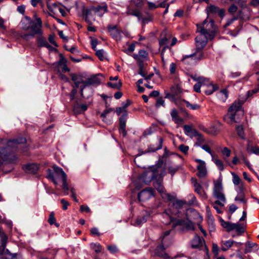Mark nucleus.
<instances>
[{
  "mask_svg": "<svg viewBox=\"0 0 259 259\" xmlns=\"http://www.w3.org/2000/svg\"><path fill=\"white\" fill-rule=\"evenodd\" d=\"M197 26V31L199 34L195 38L196 51L190 55L184 56L182 61L184 63H187L189 59L195 61L203 59L202 50L206 45L208 39H213L215 34L217 30L213 20H210L209 22L205 20L201 24Z\"/></svg>",
  "mask_w": 259,
  "mask_h": 259,
  "instance_id": "obj_1",
  "label": "nucleus"
},
{
  "mask_svg": "<svg viewBox=\"0 0 259 259\" xmlns=\"http://www.w3.org/2000/svg\"><path fill=\"white\" fill-rule=\"evenodd\" d=\"M26 142V139L23 138L9 141L7 143V147L0 149V157L10 163H16L18 158L10 151L14 149L21 148V145L25 144Z\"/></svg>",
  "mask_w": 259,
  "mask_h": 259,
  "instance_id": "obj_2",
  "label": "nucleus"
},
{
  "mask_svg": "<svg viewBox=\"0 0 259 259\" xmlns=\"http://www.w3.org/2000/svg\"><path fill=\"white\" fill-rule=\"evenodd\" d=\"M158 170L157 168L153 169L152 170H149L145 173V177H150V181L151 180H155L153 183V186L155 189L160 193L162 197L164 199H166L169 201H171L174 199V197L170 194L165 192V189L162 185V176L160 174L158 177Z\"/></svg>",
  "mask_w": 259,
  "mask_h": 259,
  "instance_id": "obj_3",
  "label": "nucleus"
},
{
  "mask_svg": "<svg viewBox=\"0 0 259 259\" xmlns=\"http://www.w3.org/2000/svg\"><path fill=\"white\" fill-rule=\"evenodd\" d=\"M242 104V101H235L229 107L227 114L224 116V121L229 124L237 122L238 116L243 114Z\"/></svg>",
  "mask_w": 259,
  "mask_h": 259,
  "instance_id": "obj_4",
  "label": "nucleus"
},
{
  "mask_svg": "<svg viewBox=\"0 0 259 259\" xmlns=\"http://www.w3.org/2000/svg\"><path fill=\"white\" fill-rule=\"evenodd\" d=\"M213 184L212 195L214 198L217 199L214 203L223 207L226 202V199L223 192L222 182L220 180H217L214 181Z\"/></svg>",
  "mask_w": 259,
  "mask_h": 259,
  "instance_id": "obj_5",
  "label": "nucleus"
},
{
  "mask_svg": "<svg viewBox=\"0 0 259 259\" xmlns=\"http://www.w3.org/2000/svg\"><path fill=\"white\" fill-rule=\"evenodd\" d=\"M53 168L54 171L50 169L47 170V178L51 180L55 185H57L59 184L60 180H62V181L65 180L67 178V176L62 168L57 165H54Z\"/></svg>",
  "mask_w": 259,
  "mask_h": 259,
  "instance_id": "obj_6",
  "label": "nucleus"
},
{
  "mask_svg": "<svg viewBox=\"0 0 259 259\" xmlns=\"http://www.w3.org/2000/svg\"><path fill=\"white\" fill-rule=\"evenodd\" d=\"M70 76L71 80L74 82L75 88H78L80 87L81 96L83 98H85L83 96V90L87 85L92 84L90 79L87 81L84 80L82 75L76 73L71 74Z\"/></svg>",
  "mask_w": 259,
  "mask_h": 259,
  "instance_id": "obj_7",
  "label": "nucleus"
},
{
  "mask_svg": "<svg viewBox=\"0 0 259 259\" xmlns=\"http://www.w3.org/2000/svg\"><path fill=\"white\" fill-rule=\"evenodd\" d=\"M81 10L82 16L85 22L89 24H92L96 19V14L93 6L88 7L83 6Z\"/></svg>",
  "mask_w": 259,
  "mask_h": 259,
  "instance_id": "obj_8",
  "label": "nucleus"
},
{
  "mask_svg": "<svg viewBox=\"0 0 259 259\" xmlns=\"http://www.w3.org/2000/svg\"><path fill=\"white\" fill-rule=\"evenodd\" d=\"M195 162L197 163L196 168L198 171L197 175L200 178H205L207 175L206 163L204 160L196 158Z\"/></svg>",
  "mask_w": 259,
  "mask_h": 259,
  "instance_id": "obj_9",
  "label": "nucleus"
},
{
  "mask_svg": "<svg viewBox=\"0 0 259 259\" xmlns=\"http://www.w3.org/2000/svg\"><path fill=\"white\" fill-rule=\"evenodd\" d=\"M171 208L165 210L162 214L163 218L162 222L165 225H169L171 223H174V225H175V223L177 222L178 220H175L172 217V214H176L177 212L172 211Z\"/></svg>",
  "mask_w": 259,
  "mask_h": 259,
  "instance_id": "obj_10",
  "label": "nucleus"
},
{
  "mask_svg": "<svg viewBox=\"0 0 259 259\" xmlns=\"http://www.w3.org/2000/svg\"><path fill=\"white\" fill-rule=\"evenodd\" d=\"M191 183L194 187V191L199 196L203 199L207 198V195L203 190L202 184L200 182H198L197 180L194 178H191Z\"/></svg>",
  "mask_w": 259,
  "mask_h": 259,
  "instance_id": "obj_11",
  "label": "nucleus"
},
{
  "mask_svg": "<svg viewBox=\"0 0 259 259\" xmlns=\"http://www.w3.org/2000/svg\"><path fill=\"white\" fill-rule=\"evenodd\" d=\"M154 196V190L151 188H147L138 194V199L139 201L144 202Z\"/></svg>",
  "mask_w": 259,
  "mask_h": 259,
  "instance_id": "obj_12",
  "label": "nucleus"
},
{
  "mask_svg": "<svg viewBox=\"0 0 259 259\" xmlns=\"http://www.w3.org/2000/svg\"><path fill=\"white\" fill-rule=\"evenodd\" d=\"M192 78L198 82L194 85V90L197 93L200 92V88L205 87V85L209 84V79L203 77H192Z\"/></svg>",
  "mask_w": 259,
  "mask_h": 259,
  "instance_id": "obj_13",
  "label": "nucleus"
},
{
  "mask_svg": "<svg viewBox=\"0 0 259 259\" xmlns=\"http://www.w3.org/2000/svg\"><path fill=\"white\" fill-rule=\"evenodd\" d=\"M30 23L32 24L30 27V29L31 32L35 34L41 35L42 33V22L40 18L37 19V23H34L33 22H31Z\"/></svg>",
  "mask_w": 259,
  "mask_h": 259,
  "instance_id": "obj_14",
  "label": "nucleus"
},
{
  "mask_svg": "<svg viewBox=\"0 0 259 259\" xmlns=\"http://www.w3.org/2000/svg\"><path fill=\"white\" fill-rule=\"evenodd\" d=\"M108 30L110 33V35L115 39L116 41L120 40L121 39V32L117 27V26H109Z\"/></svg>",
  "mask_w": 259,
  "mask_h": 259,
  "instance_id": "obj_15",
  "label": "nucleus"
},
{
  "mask_svg": "<svg viewBox=\"0 0 259 259\" xmlns=\"http://www.w3.org/2000/svg\"><path fill=\"white\" fill-rule=\"evenodd\" d=\"M150 217V214L146 211H142L141 214L139 215L135 220L133 224L135 226H141L145 223Z\"/></svg>",
  "mask_w": 259,
  "mask_h": 259,
  "instance_id": "obj_16",
  "label": "nucleus"
},
{
  "mask_svg": "<svg viewBox=\"0 0 259 259\" xmlns=\"http://www.w3.org/2000/svg\"><path fill=\"white\" fill-rule=\"evenodd\" d=\"M96 16L102 17L105 13L107 12L108 7L106 4H103L101 5L96 6H93Z\"/></svg>",
  "mask_w": 259,
  "mask_h": 259,
  "instance_id": "obj_17",
  "label": "nucleus"
},
{
  "mask_svg": "<svg viewBox=\"0 0 259 259\" xmlns=\"http://www.w3.org/2000/svg\"><path fill=\"white\" fill-rule=\"evenodd\" d=\"M169 244L165 243V244H163L161 243V245L158 246L155 249V254L161 257L167 258L168 257V255L165 252L164 250L166 247L169 246Z\"/></svg>",
  "mask_w": 259,
  "mask_h": 259,
  "instance_id": "obj_18",
  "label": "nucleus"
},
{
  "mask_svg": "<svg viewBox=\"0 0 259 259\" xmlns=\"http://www.w3.org/2000/svg\"><path fill=\"white\" fill-rule=\"evenodd\" d=\"M183 128L185 134L191 138L198 135L199 132L196 129L194 128L192 125H184Z\"/></svg>",
  "mask_w": 259,
  "mask_h": 259,
  "instance_id": "obj_19",
  "label": "nucleus"
},
{
  "mask_svg": "<svg viewBox=\"0 0 259 259\" xmlns=\"http://www.w3.org/2000/svg\"><path fill=\"white\" fill-rule=\"evenodd\" d=\"M23 168L27 173L35 174L37 173L39 166L35 163H29L24 165Z\"/></svg>",
  "mask_w": 259,
  "mask_h": 259,
  "instance_id": "obj_20",
  "label": "nucleus"
},
{
  "mask_svg": "<svg viewBox=\"0 0 259 259\" xmlns=\"http://www.w3.org/2000/svg\"><path fill=\"white\" fill-rule=\"evenodd\" d=\"M133 57L136 60L140 62H143L148 58V53L145 50H141L139 51L138 54H134Z\"/></svg>",
  "mask_w": 259,
  "mask_h": 259,
  "instance_id": "obj_21",
  "label": "nucleus"
},
{
  "mask_svg": "<svg viewBox=\"0 0 259 259\" xmlns=\"http://www.w3.org/2000/svg\"><path fill=\"white\" fill-rule=\"evenodd\" d=\"M203 241L201 240L199 236L195 235L191 241V246L193 248L200 249L203 246Z\"/></svg>",
  "mask_w": 259,
  "mask_h": 259,
  "instance_id": "obj_22",
  "label": "nucleus"
},
{
  "mask_svg": "<svg viewBox=\"0 0 259 259\" xmlns=\"http://www.w3.org/2000/svg\"><path fill=\"white\" fill-rule=\"evenodd\" d=\"M175 225H184L188 230H194V226L193 223L191 221H184L182 220H178L175 223Z\"/></svg>",
  "mask_w": 259,
  "mask_h": 259,
  "instance_id": "obj_23",
  "label": "nucleus"
},
{
  "mask_svg": "<svg viewBox=\"0 0 259 259\" xmlns=\"http://www.w3.org/2000/svg\"><path fill=\"white\" fill-rule=\"evenodd\" d=\"M88 109L86 104H76L73 106V110L75 114H80Z\"/></svg>",
  "mask_w": 259,
  "mask_h": 259,
  "instance_id": "obj_24",
  "label": "nucleus"
},
{
  "mask_svg": "<svg viewBox=\"0 0 259 259\" xmlns=\"http://www.w3.org/2000/svg\"><path fill=\"white\" fill-rule=\"evenodd\" d=\"M234 242L235 241L231 239L222 241L221 250L223 251L228 250L234 245Z\"/></svg>",
  "mask_w": 259,
  "mask_h": 259,
  "instance_id": "obj_25",
  "label": "nucleus"
},
{
  "mask_svg": "<svg viewBox=\"0 0 259 259\" xmlns=\"http://www.w3.org/2000/svg\"><path fill=\"white\" fill-rule=\"evenodd\" d=\"M222 153L224 160L229 165H231V162L229 160V157L231 155V151L228 148L224 147L222 150Z\"/></svg>",
  "mask_w": 259,
  "mask_h": 259,
  "instance_id": "obj_26",
  "label": "nucleus"
},
{
  "mask_svg": "<svg viewBox=\"0 0 259 259\" xmlns=\"http://www.w3.org/2000/svg\"><path fill=\"white\" fill-rule=\"evenodd\" d=\"M58 67L63 72H68L70 70L67 66L66 59L63 58H62L58 62Z\"/></svg>",
  "mask_w": 259,
  "mask_h": 259,
  "instance_id": "obj_27",
  "label": "nucleus"
},
{
  "mask_svg": "<svg viewBox=\"0 0 259 259\" xmlns=\"http://www.w3.org/2000/svg\"><path fill=\"white\" fill-rule=\"evenodd\" d=\"M218 98L222 102H225L228 97V92L227 89H223L217 94Z\"/></svg>",
  "mask_w": 259,
  "mask_h": 259,
  "instance_id": "obj_28",
  "label": "nucleus"
},
{
  "mask_svg": "<svg viewBox=\"0 0 259 259\" xmlns=\"http://www.w3.org/2000/svg\"><path fill=\"white\" fill-rule=\"evenodd\" d=\"M159 45L161 47L163 46V48L162 49L161 51V54L162 55H163V54L164 53L165 50L168 48L169 46V39L168 38L164 37V38H162L159 40Z\"/></svg>",
  "mask_w": 259,
  "mask_h": 259,
  "instance_id": "obj_29",
  "label": "nucleus"
},
{
  "mask_svg": "<svg viewBox=\"0 0 259 259\" xmlns=\"http://www.w3.org/2000/svg\"><path fill=\"white\" fill-rule=\"evenodd\" d=\"M254 247L257 248V245L255 243L252 242L251 241H247L245 243V248L244 252L247 253L252 251V248ZM257 249V248H256Z\"/></svg>",
  "mask_w": 259,
  "mask_h": 259,
  "instance_id": "obj_30",
  "label": "nucleus"
},
{
  "mask_svg": "<svg viewBox=\"0 0 259 259\" xmlns=\"http://www.w3.org/2000/svg\"><path fill=\"white\" fill-rule=\"evenodd\" d=\"M205 87H208V89L205 90L204 92L207 95H211L212 94L215 90L218 89V88L216 85L212 84L210 81L209 80V84L208 85H205Z\"/></svg>",
  "mask_w": 259,
  "mask_h": 259,
  "instance_id": "obj_31",
  "label": "nucleus"
},
{
  "mask_svg": "<svg viewBox=\"0 0 259 259\" xmlns=\"http://www.w3.org/2000/svg\"><path fill=\"white\" fill-rule=\"evenodd\" d=\"M107 84L111 88L119 89L121 88L122 83L120 80H118V81H110L107 83Z\"/></svg>",
  "mask_w": 259,
  "mask_h": 259,
  "instance_id": "obj_32",
  "label": "nucleus"
},
{
  "mask_svg": "<svg viewBox=\"0 0 259 259\" xmlns=\"http://www.w3.org/2000/svg\"><path fill=\"white\" fill-rule=\"evenodd\" d=\"M233 224L229 222H225L223 220L221 221V225L222 227L227 229L228 232L232 231Z\"/></svg>",
  "mask_w": 259,
  "mask_h": 259,
  "instance_id": "obj_33",
  "label": "nucleus"
},
{
  "mask_svg": "<svg viewBox=\"0 0 259 259\" xmlns=\"http://www.w3.org/2000/svg\"><path fill=\"white\" fill-rule=\"evenodd\" d=\"M37 43L38 47H46L48 45L45 38L40 36L37 37Z\"/></svg>",
  "mask_w": 259,
  "mask_h": 259,
  "instance_id": "obj_34",
  "label": "nucleus"
},
{
  "mask_svg": "<svg viewBox=\"0 0 259 259\" xmlns=\"http://www.w3.org/2000/svg\"><path fill=\"white\" fill-rule=\"evenodd\" d=\"M212 158L213 162L217 166L219 169L221 171L223 170L224 169V166L223 162L218 158H214V157Z\"/></svg>",
  "mask_w": 259,
  "mask_h": 259,
  "instance_id": "obj_35",
  "label": "nucleus"
},
{
  "mask_svg": "<svg viewBox=\"0 0 259 259\" xmlns=\"http://www.w3.org/2000/svg\"><path fill=\"white\" fill-rule=\"evenodd\" d=\"M235 230L237 232L241 233L244 232V228L239 223H233L232 230Z\"/></svg>",
  "mask_w": 259,
  "mask_h": 259,
  "instance_id": "obj_36",
  "label": "nucleus"
},
{
  "mask_svg": "<svg viewBox=\"0 0 259 259\" xmlns=\"http://www.w3.org/2000/svg\"><path fill=\"white\" fill-rule=\"evenodd\" d=\"M185 203V202L183 201L177 200L173 203L171 207H172L173 209L176 208V209L178 210L181 208Z\"/></svg>",
  "mask_w": 259,
  "mask_h": 259,
  "instance_id": "obj_37",
  "label": "nucleus"
},
{
  "mask_svg": "<svg viewBox=\"0 0 259 259\" xmlns=\"http://www.w3.org/2000/svg\"><path fill=\"white\" fill-rule=\"evenodd\" d=\"M91 247L97 253L100 252L102 251V247L99 243H91Z\"/></svg>",
  "mask_w": 259,
  "mask_h": 259,
  "instance_id": "obj_38",
  "label": "nucleus"
},
{
  "mask_svg": "<svg viewBox=\"0 0 259 259\" xmlns=\"http://www.w3.org/2000/svg\"><path fill=\"white\" fill-rule=\"evenodd\" d=\"M56 218H55V214L53 212L50 213L49 218L48 219V222L50 225L55 224L57 227H59V225L57 223H56Z\"/></svg>",
  "mask_w": 259,
  "mask_h": 259,
  "instance_id": "obj_39",
  "label": "nucleus"
},
{
  "mask_svg": "<svg viewBox=\"0 0 259 259\" xmlns=\"http://www.w3.org/2000/svg\"><path fill=\"white\" fill-rule=\"evenodd\" d=\"M236 130L238 136L241 139H245V135L244 133L243 128L242 126H237Z\"/></svg>",
  "mask_w": 259,
  "mask_h": 259,
  "instance_id": "obj_40",
  "label": "nucleus"
},
{
  "mask_svg": "<svg viewBox=\"0 0 259 259\" xmlns=\"http://www.w3.org/2000/svg\"><path fill=\"white\" fill-rule=\"evenodd\" d=\"M126 13L128 15H131L137 17L138 19H140V18L141 13L139 11L137 10H132L130 9H128Z\"/></svg>",
  "mask_w": 259,
  "mask_h": 259,
  "instance_id": "obj_41",
  "label": "nucleus"
},
{
  "mask_svg": "<svg viewBox=\"0 0 259 259\" xmlns=\"http://www.w3.org/2000/svg\"><path fill=\"white\" fill-rule=\"evenodd\" d=\"M62 188L64 190V194L67 195L68 194V190L70 189L67 183V178L62 181Z\"/></svg>",
  "mask_w": 259,
  "mask_h": 259,
  "instance_id": "obj_42",
  "label": "nucleus"
},
{
  "mask_svg": "<svg viewBox=\"0 0 259 259\" xmlns=\"http://www.w3.org/2000/svg\"><path fill=\"white\" fill-rule=\"evenodd\" d=\"M233 176V183L235 185H239L241 182V180L239 177L235 172H232Z\"/></svg>",
  "mask_w": 259,
  "mask_h": 259,
  "instance_id": "obj_43",
  "label": "nucleus"
},
{
  "mask_svg": "<svg viewBox=\"0 0 259 259\" xmlns=\"http://www.w3.org/2000/svg\"><path fill=\"white\" fill-rule=\"evenodd\" d=\"M185 104L187 108L192 110H197L200 108V106L198 104H191L188 101L184 100L183 101Z\"/></svg>",
  "mask_w": 259,
  "mask_h": 259,
  "instance_id": "obj_44",
  "label": "nucleus"
},
{
  "mask_svg": "<svg viewBox=\"0 0 259 259\" xmlns=\"http://www.w3.org/2000/svg\"><path fill=\"white\" fill-rule=\"evenodd\" d=\"M34 35L32 32L22 33L20 37L24 40L28 41L34 37Z\"/></svg>",
  "mask_w": 259,
  "mask_h": 259,
  "instance_id": "obj_45",
  "label": "nucleus"
},
{
  "mask_svg": "<svg viewBox=\"0 0 259 259\" xmlns=\"http://www.w3.org/2000/svg\"><path fill=\"white\" fill-rule=\"evenodd\" d=\"M131 5L137 8H141L144 5V2L142 0H132Z\"/></svg>",
  "mask_w": 259,
  "mask_h": 259,
  "instance_id": "obj_46",
  "label": "nucleus"
},
{
  "mask_svg": "<svg viewBox=\"0 0 259 259\" xmlns=\"http://www.w3.org/2000/svg\"><path fill=\"white\" fill-rule=\"evenodd\" d=\"M148 8L150 9H155L158 7H164V4L161 3L158 5H156L153 3L148 2Z\"/></svg>",
  "mask_w": 259,
  "mask_h": 259,
  "instance_id": "obj_47",
  "label": "nucleus"
},
{
  "mask_svg": "<svg viewBox=\"0 0 259 259\" xmlns=\"http://www.w3.org/2000/svg\"><path fill=\"white\" fill-rule=\"evenodd\" d=\"M96 55L100 60L103 61L105 59L104 51L103 50H96Z\"/></svg>",
  "mask_w": 259,
  "mask_h": 259,
  "instance_id": "obj_48",
  "label": "nucleus"
},
{
  "mask_svg": "<svg viewBox=\"0 0 259 259\" xmlns=\"http://www.w3.org/2000/svg\"><path fill=\"white\" fill-rule=\"evenodd\" d=\"M200 147L203 150L205 151L206 152H207L208 153L210 154V155L211 156L212 158H213V157H214L213 153V152H212V151L211 150L210 147L208 146H207L206 145H203L201 146Z\"/></svg>",
  "mask_w": 259,
  "mask_h": 259,
  "instance_id": "obj_49",
  "label": "nucleus"
},
{
  "mask_svg": "<svg viewBox=\"0 0 259 259\" xmlns=\"http://www.w3.org/2000/svg\"><path fill=\"white\" fill-rule=\"evenodd\" d=\"M219 8L214 6H209L207 10L208 14L217 13Z\"/></svg>",
  "mask_w": 259,
  "mask_h": 259,
  "instance_id": "obj_50",
  "label": "nucleus"
},
{
  "mask_svg": "<svg viewBox=\"0 0 259 259\" xmlns=\"http://www.w3.org/2000/svg\"><path fill=\"white\" fill-rule=\"evenodd\" d=\"M179 169V166H176L175 167L173 166H169L168 167V172L170 173L171 175V176L172 177L174 174L176 173V171H177Z\"/></svg>",
  "mask_w": 259,
  "mask_h": 259,
  "instance_id": "obj_51",
  "label": "nucleus"
},
{
  "mask_svg": "<svg viewBox=\"0 0 259 259\" xmlns=\"http://www.w3.org/2000/svg\"><path fill=\"white\" fill-rule=\"evenodd\" d=\"M196 137H197V142H196V145L198 146H201V144L202 143H203L204 142V139H203V137L202 136V135L200 134L199 133H198V135H197Z\"/></svg>",
  "mask_w": 259,
  "mask_h": 259,
  "instance_id": "obj_52",
  "label": "nucleus"
},
{
  "mask_svg": "<svg viewBox=\"0 0 259 259\" xmlns=\"http://www.w3.org/2000/svg\"><path fill=\"white\" fill-rule=\"evenodd\" d=\"M155 106L157 108L160 107L161 106H164V100L162 98H159L156 102Z\"/></svg>",
  "mask_w": 259,
  "mask_h": 259,
  "instance_id": "obj_53",
  "label": "nucleus"
},
{
  "mask_svg": "<svg viewBox=\"0 0 259 259\" xmlns=\"http://www.w3.org/2000/svg\"><path fill=\"white\" fill-rule=\"evenodd\" d=\"M119 128H125L126 126V119L125 117L122 116L119 119Z\"/></svg>",
  "mask_w": 259,
  "mask_h": 259,
  "instance_id": "obj_54",
  "label": "nucleus"
},
{
  "mask_svg": "<svg viewBox=\"0 0 259 259\" xmlns=\"http://www.w3.org/2000/svg\"><path fill=\"white\" fill-rule=\"evenodd\" d=\"M170 230L166 231L164 233V235L161 239V243L163 244H165L166 243L167 237L169 236Z\"/></svg>",
  "mask_w": 259,
  "mask_h": 259,
  "instance_id": "obj_55",
  "label": "nucleus"
},
{
  "mask_svg": "<svg viewBox=\"0 0 259 259\" xmlns=\"http://www.w3.org/2000/svg\"><path fill=\"white\" fill-rule=\"evenodd\" d=\"M180 150L183 153L186 154L189 150V147L188 146L184 145L183 144L180 145L179 147Z\"/></svg>",
  "mask_w": 259,
  "mask_h": 259,
  "instance_id": "obj_56",
  "label": "nucleus"
},
{
  "mask_svg": "<svg viewBox=\"0 0 259 259\" xmlns=\"http://www.w3.org/2000/svg\"><path fill=\"white\" fill-rule=\"evenodd\" d=\"M170 115L171 116L172 120H175V119L178 118L179 116L178 114V112L176 109H172L171 110Z\"/></svg>",
  "mask_w": 259,
  "mask_h": 259,
  "instance_id": "obj_57",
  "label": "nucleus"
},
{
  "mask_svg": "<svg viewBox=\"0 0 259 259\" xmlns=\"http://www.w3.org/2000/svg\"><path fill=\"white\" fill-rule=\"evenodd\" d=\"M61 203L62 204V209L63 210H66L68 208V206L70 205V203L68 201H66L64 199H62L61 200Z\"/></svg>",
  "mask_w": 259,
  "mask_h": 259,
  "instance_id": "obj_58",
  "label": "nucleus"
},
{
  "mask_svg": "<svg viewBox=\"0 0 259 259\" xmlns=\"http://www.w3.org/2000/svg\"><path fill=\"white\" fill-rule=\"evenodd\" d=\"M235 200L236 201H239L240 202L244 203H245L246 202V201L244 199L243 195L242 194L237 196L235 199Z\"/></svg>",
  "mask_w": 259,
  "mask_h": 259,
  "instance_id": "obj_59",
  "label": "nucleus"
},
{
  "mask_svg": "<svg viewBox=\"0 0 259 259\" xmlns=\"http://www.w3.org/2000/svg\"><path fill=\"white\" fill-rule=\"evenodd\" d=\"M162 142H163V139L161 138H159L158 139V143L157 146L154 148V149L153 151H156L159 149H161L162 146Z\"/></svg>",
  "mask_w": 259,
  "mask_h": 259,
  "instance_id": "obj_60",
  "label": "nucleus"
},
{
  "mask_svg": "<svg viewBox=\"0 0 259 259\" xmlns=\"http://www.w3.org/2000/svg\"><path fill=\"white\" fill-rule=\"evenodd\" d=\"M135 49V45L134 44L130 45L128 48L124 51V52L126 54H129L130 53H132L134 51Z\"/></svg>",
  "mask_w": 259,
  "mask_h": 259,
  "instance_id": "obj_61",
  "label": "nucleus"
},
{
  "mask_svg": "<svg viewBox=\"0 0 259 259\" xmlns=\"http://www.w3.org/2000/svg\"><path fill=\"white\" fill-rule=\"evenodd\" d=\"M259 92V83L255 86V87L251 91L248 92V95H252V94H256Z\"/></svg>",
  "mask_w": 259,
  "mask_h": 259,
  "instance_id": "obj_62",
  "label": "nucleus"
},
{
  "mask_svg": "<svg viewBox=\"0 0 259 259\" xmlns=\"http://www.w3.org/2000/svg\"><path fill=\"white\" fill-rule=\"evenodd\" d=\"M107 249L111 252V253H115L117 252L118 249L117 247L115 245H108L107 246Z\"/></svg>",
  "mask_w": 259,
  "mask_h": 259,
  "instance_id": "obj_63",
  "label": "nucleus"
},
{
  "mask_svg": "<svg viewBox=\"0 0 259 259\" xmlns=\"http://www.w3.org/2000/svg\"><path fill=\"white\" fill-rule=\"evenodd\" d=\"M248 150H250L251 152L259 154V148L258 147H251L250 148L249 147L247 148Z\"/></svg>",
  "mask_w": 259,
  "mask_h": 259,
  "instance_id": "obj_64",
  "label": "nucleus"
}]
</instances>
